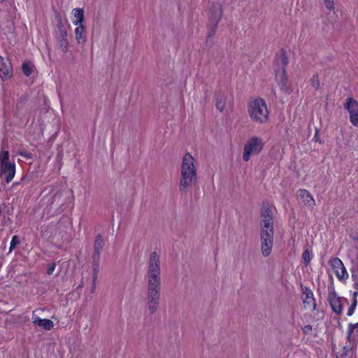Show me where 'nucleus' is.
Listing matches in <instances>:
<instances>
[{
	"label": "nucleus",
	"mask_w": 358,
	"mask_h": 358,
	"mask_svg": "<svg viewBox=\"0 0 358 358\" xmlns=\"http://www.w3.org/2000/svg\"><path fill=\"white\" fill-rule=\"evenodd\" d=\"M161 291V281L148 280V308L151 315L157 310Z\"/></svg>",
	"instance_id": "nucleus-4"
},
{
	"label": "nucleus",
	"mask_w": 358,
	"mask_h": 358,
	"mask_svg": "<svg viewBox=\"0 0 358 358\" xmlns=\"http://www.w3.org/2000/svg\"><path fill=\"white\" fill-rule=\"evenodd\" d=\"M32 322L34 324L42 327L45 330H51L54 327V324L52 320L49 319H41L39 317H33Z\"/></svg>",
	"instance_id": "nucleus-17"
},
{
	"label": "nucleus",
	"mask_w": 358,
	"mask_h": 358,
	"mask_svg": "<svg viewBox=\"0 0 358 358\" xmlns=\"http://www.w3.org/2000/svg\"><path fill=\"white\" fill-rule=\"evenodd\" d=\"M104 245L103 238L101 234H99L96 236L94 243V252H101Z\"/></svg>",
	"instance_id": "nucleus-23"
},
{
	"label": "nucleus",
	"mask_w": 358,
	"mask_h": 358,
	"mask_svg": "<svg viewBox=\"0 0 358 358\" xmlns=\"http://www.w3.org/2000/svg\"><path fill=\"white\" fill-rule=\"evenodd\" d=\"M297 196L304 206L310 207L311 209H313L315 205V201L313 196L305 189H300L298 190Z\"/></svg>",
	"instance_id": "nucleus-14"
},
{
	"label": "nucleus",
	"mask_w": 358,
	"mask_h": 358,
	"mask_svg": "<svg viewBox=\"0 0 358 358\" xmlns=\"http://www.w3.org/2000/svg\"><path fill=\"white\" fill-rule=\"evenodd\" d=\"M352 334H349V331H348V336H347V339L349 342H351L352 341Z\"/></svg>",
	"instance_id": "nucleus-42"
},
{
	"label": "nucleus",
	"mask_w": 358,
	"mask_h": 358,
	"mask_svg": "<svg viewBox=\"0 0 358 358\" xmlns=\"http://www.w3.org/2000/svg\"><path fill=\"white\" fill-rule=\"evenodd\" d=\"M73 13L74 17L76 18V20L73 21V24L75 25L83 24V22L85 20L84 10L83 8H77L73 10Z\"/></svg>",
	"instance_id": "nucleus-20"
},
{
	"label": "nucleus",
	"mask_w": 358,
	"mask_h": 358,
	"mask_svg": "<svg viewBox=\"0 0 358 358\" xmlns=\"http://www.w3.org/2000/svg\"><path fill=\"white\" fill-rule=\"evenodd\" d=\"M274 230L260 229L261 252L264 257L270 255L273 245Z\"/></svg>",
	"instance_id": "nucleus-9"
},
{
	"label": "nucleus",
	"mask_w": 358,
	"mask_h": 358,
	"mask_svg": "<svg viewBox=\"0 0 358 358\" xmlns=\"http://www.w3.org/2000/svg\"><path fill=\"white\" fill-rule=\"evenodd\" d=\"M356 328H358V322L356 324L350 323L348 324V331H349V334H352L354 330Z\"/></svg>",
	"instance_id": "nucleus-36"
},
{
	"label": "nucleus",
	"mask_w": 358,
	"mask_h": 358,
	"mask_svg": "<svg viewBox=\"0 0 358 358\" xmlns=\"http://www.w3.org/2000/svg\"><path fill=\"white\" fill-rule=\"evenodd\" d=\"M223 15V6L219 2H214L211 4L209 10L208 20L209 26L208 29V38L212 37L217 31L218 24Z\"/></svg>",
	"instance_id": "nucleus-5"
},
{
	"label": "nucleus",
	"mask_w": 358,
	"mask_h": 358,
	"mask_svg": "<svg viewBox=\"0 0 358 358\" xmlns=\"http://www.w3.org/2000/svg\"><path fill=\"white\" fill-rule=\"evenodd\" d=\"M352 278L355 280L357 278V275L352 273Z\"/></svg>",
	"instance_id": "nucleus-44"
},
{
	"label": "nucleus",
	"mask_w": 358,
	"mask_h": 358,
	"mask_svg": "<svg viewBox=\"0 0 358 358\" xmlns=\"http://www.w3.org/2000/svg\"><path fill=\"white\" fill-rule=\"evenodd\" d=\"M215 106L220 111H223L225 108V99L221 91L215 93Z\"/></svg>",
	"instance_id": "nucleus-19"
},
{
	"label": "nucleus",
	"mask_w": 358,
	"mask_h": 358,
	"mask_svg": "<svg viewBox=\"0 0 358 358\" xmlns=\"http://www.w3.org/2000/svg\"><path fill=\"white\" fill-rule=\"evenodd\" d=\"M92 267L93 271V282H95L99 272V264H92Z\"/></svg>",
	"instance_id": "nucleus-29"
},
{
	"label": "nucleus",
	"mask_w": 358,
	"mask_h": 358,
	"mask_svg": "<svg viewBox=\"0 0 358 358\" xmlns=\"http://www.w3.org/2000/svg\"><path fill=\"white\" fill-rule=\"evenodd\" d=\"M57 41L59 47L64 53H66L69 50V41L67 36H57Z\"/></svg>",
	"instance_id": "nucleus-22"
},
{
	"label": "nucleus",
	"mask_w": 358,
	"mask_h": 358,
	"mask_svg": "<svg viewBox=\"0 0 358 358\" xmlns=\"http://www.w3.org/2000/svg\"><path fill=\"white\" fill-rule=\"evenodd\" d=\"M312 330H313V328H312V326L310 324H307L306 325L303 329H302V331H303V333L305 334V335H309L311 334L312 332Z\"/></svg>",
	"instance_id": "nucleus-33"
},
{
	"label": "nucleus",
	"mask_w": 358,
	"mask_h": 358,
	"mask_svg": "<svg viewBox=\"0 0 358 358\" xmlns=\"http://www.w3.org/2000/svg\"><path fill=\"white\" fill-rule=\"evenodd\" d=\"M350 237L354 241H358V234L351 235Z\"/></svg>",
	"instance_id": "nucleus-41"
},
{
	"label": "nucleus",
	"mask_w": 358,
	"mask_h": 358,
	"mask_svg": "<svg viewBox=\"0 0 358 358\" xmlns=\"http://www.w3.org/2000/svg\"><path fill=\"white\" fill-rule=\"evenodd\" d=\"M357 301H352V304L350 305V306L348 308V313H347V315L348 316H351L353 315L354 312H355V310L356 308V306H357Z\"/></svg>",
	"instance_id": "nucleus-32"
},
{
	"label": "nucleus",
	"mask_w": 358,
	"mask_h": 358,
	"mask_svg": "<svg viewBox=\"0 0 358 358\" xmlns=\"http://www.w3.org/2000/svg\"><path fill=\"white\" fill-rule=\"evenodd\" d=\"M264 143L259 137H252L244 145L243 159L248 162L251 155H258L263 149Z\"/></svg>",
	"instance_id": "nucleus-7"
},
{
	"label": "nucleus",
	"mask_w": 358,
	"mask_h": 358,
	"mask_svg": "<svg viewBox=\"0 0 358 358\" xmlns=\"http://www.w3.org/2000/svg\"><path fill=\"white\" fill-rule=\"evenodd\" d=\"M260 229L274 230V216L269 203H263L260 209Z\"/></svg>",
	"instance_id": "nucleus-8"
},
{
	"label": "nucleus",
	"mask_w": 358,
	"mask_h": 358,
	"mask_svg": "<svg viewBox=\"0 0 358 358\" xmlns=\"http://www.w3.org/2000/svg\"><path fill=\"white\" fill-rule=\"evenodd\" d=\"M160 274V256L157 252H152L150 254L147 271L148 280L161 281Z\"/></svg>",
	"instance_id": "nucleus-6"
},
{
	"label": "nucleus",
	"mask_w": 358,
	"mask_h": 358,
	"mask_svg": "<svg viewBox=\"0 0 358 358\" xmlns=\"http://www.w3.org/2000/svg\"><path fill=\"white\" fill-rule=\"evenodd\" d=\"M22 102H23V99L21 98L20 99V103H22Z\"/></svg>",
	"instance_id": "nucleus-46"
},
{
	"label": "nucleus",
	"mask_w": 358,
	"mask_h": 358,
	"mask_svg": "<svg viewBox=\"0 0 358 358\" xmlns=\"http://www.w3.org/2000/svg\"><path fill=\"white\" fill-rule=\"evenodd\" d=\"M76 26L77 27L75 29L76 39L78 43H84L87 40L85 27L83 24Z\"/></svg>",
	"instance_id": "nucleus-18"
},
{
	"label": "nucleus",
	"mask_w": 358,
	"mask_h": 358,
	"mask_svg": "<svg viewBox=\"0 0 358 358\" xmlns=\"http://www.w3.org/2000/svg\"><path fill=\"white\" fill-rule=\"evenodd\" d=\"M288 57L285 50L281 49L274 59V68L275 71V80L278 87L282 89L285 86L287 80L285 67L288 64Z\"/></svg>",
	"instance_id": "nucleus-2"
},
{
	"label": "nucleus",
	"mask_w": 358,
	"mask_h": 358,
	"mask_svg": "<svg viewBox=\"0 0 358 358\" xmlns=\"http://www.w3.org/2000/svg\"><path fill=\"white\" fill-rule=\"evenodd\" d=\"M343 350V352L341 356L342 357H343V356L346 357L348 355V352L350 349L347 346H344Z\"/></svg>",
	"instance_id": "nucleus-39"
},
{
	"label": "nucleus",
	"mask_w": 358,
	"mask_h": 358,
	"mask_svg": "<svg viewBox=\"0 0 358 358\" xmlns=\"http://www.w3.org/2000/svg\"><path fill=\"white\" fill-rule=\"evenodd\" d=\"M57 20V31L56 34L57 36H67L66 30L64 27V25L62 22V20L59 14L57 15L56 16Z\"/></svg>",
	"instance_id": "nucleus-24"
},
{
	"label": "nucleus",
	"mask_w": 358,
	"mask_h": 358,
	"mask_svg": "<svg viewBox=\"0 0 358 358\" xmlns=\"http://www.w3.org/2000/svg\"><path fill=\"white\" fill-rule=\"evenodd\" d=\"M9 158V153L8 151H3L0 155V161L1 162V165L5 164H10V162H8Z\"/></svg>",
	"instance_id": "nucleus-28"
},
{
	"label": "nucleus",
	"mask_w": 358,
	"mask_h": 358,
	"mask_svg": "<svg viewBox=\"0 0 358 358\" xmlns=\"http://www.w3.org/2000/svg\"><path fill=\"white\" fill-rule=\"evenodd\" d=\"M20 243V239L17 236L15 235L12 237L10 243V249L9 251L11 252L15 247L19 245Z\"/></svg>",
	"instance_id": "nucleus-27"
},
{
	"label": "nucleus",
	"mask_w": 358,
	"mask_h": 358,
	"mask_svg": "<svg viewBox=\"0 0 358 358\" xmlns=\"http://www.w3.org/2000/svg\"><path fill=\"white\" fill-rule=\"evenodd\" d=\"M336 276L339 280H345L348 277V272L344 266L343 262L338 257H334L329 261Z\"/></svg>",
	"instance_id": "nucleus-11"
},
{
	"label": "nucleus",
	"mask_w": 358,
	"mask_h": 358,
	"mask_svg": "<svg viewBox=\"0 0 358 358\" xmlns=\"http://www.w3.org/2000/svg\"><path fill=\"white\" fill-rule=\"evenodd\" d=\"M93 283H94V285H93V287H92V290H94L95 289V283H96V282H93Z\"/></svg>",
	"instance_id": "nucleus-45"
},
{
	"label": "nucleus",
	"mask_w": 358,
	"mask_h": 358,
	"mask_svg": "<svg viewBox=\"0 0 358 358\" xmlns=\"http://www.w3.org/2000/svg\"><path fill=\"white\" fill-rule=\"evenodd\" d=\"M327 9L331 10L334 8V3L333 0H324Z\"/></svg>",
	"instance_id": "nucleus-34"
},
{
	"label": "nucleus",
	"mask_w": 358,
	"mask_h": 358,
	"mask_svg": "<svg viewBox=\"0 0 358 358\" xmlns=\"http://www.w3.org/2000/svg\"><path fill=\"white\" fill-rule=\"evenodd\" d=\"M248 113L250 118L258 123H264L268 120V110L266 102L262 99H256L248 104Z\"/></svg>",
	"instance_id": "nucleus-3"
},
{
	"label": "nucleus",
	"mask_w": 358,
	"mask_h": 358,
	"mask_svg": "<svg viewBox=\"0 0 358 358\" xmlns=\"http://www.w3.org/2000/svg\"><path fill=\"white\" fill-rule=\"evenodd\" d=\"M314 139L316 142H319L320 143H322V141L319 138V130L315 129V132L314 135Z\"/></svg>",
	"instance_id": "nucleus-38"
},
{
	"label": "nucleus",
	"mask_w": 358,
	"mask_h": 358,
	"mask_svg": "<svg viewBox=\"0 0 358 358\" xmlns=\"http://www.w3.org/2000/svg\"><path fill=\"white\" fill-rule=\"evenodd\" d=\"M13 69L11 64L8 59L0 57V77L6 80L12 77Z\"/></svg>",
	"instance_id": "nucleus-13"
},
{
	"label": "nucleus",
	"mask_w": 358,
	"mask_h": 358,
	"mask_svg": "<svg viewBox=\"0 0 358 358\" xmlns=\"http://www.w3.org/2000/svg\"><path fill=\"white\" fill-rule=\"evenodd\" d=\"M194 159L190 153L187 152L182 157L181 164V178L179 183V191L186 194L192 185L197 181L196 169Z\"/></svg>",
	"instance_id": "nucleus-1"
},
{
	"label": "nucleus",
	"mask_w": 358,
	"mask_h": 358,
	"mask_svg": "<svg viewBox=\"0 0 358 358\" xmlns=\"http://www.w3.org/2000/svg\"><path fill=\"white\" fill-rule=\"evenodd\" d=\"M355 358H357V357H355Z\"/></svg>",
	"instance_id": "nucleus-47"
},
{
	"label": "nucleus",
	"mask_w": 358,
	"mask_h": 358,
	"mask_svg": "<svg viewBox=\"0 0 358 358\" xmlns=\"http://www.w3.org/2000/svg\"><path fill=\"white\" fill-rule=\"evenodd\" d=\"M20 155L22 157H24L26 159H31L32 158V155L30 152H28L27 151L20 152Z\"/></svg>",
	"instance_id": "nucleus-37"
},
{
	"label": "nucleus",
	"mask_w": 358,
	"mask_h": 358,
	"mask_svg": "<svg viewBox=\"0 0 358 358\" xmlns=\"http://www.w3.org/2000/svg\"><path fill=\"white\" fill-rule=\"evenodd\" d=\"M344 108L350 113V121L358 127V102L352 97H348L344 104Z\"/></svg>",
	"instance_id": "nucleus-10"
},
{
	"label": "nucleus",
	"mask_w": 358,
	"mask_h": 358,
	"mask_svg": "<svg viewBox=\"0 0 358 358\" xmlns=\"http://www.w3.org/2000/svg\"><path fill=\"white\" fill-rule=\"evenodd\" d=\"M310 252L311 250L308 248L303 252L302 259H303L306 266H308L310 262Z\"/></svg>",
	"instance_id": "nucleus-26"
},
{
	"label": "nucleus",
	"mask_w": 358,
	"mask_h": 358,
	"mask_svg": "<svg viewBox=\"0 0 358 358\" xmlns=\"http://www.w3.org/2000/svg\"><path fill=\"white\" fill-rule=\"evenodd\" d=\"M34 69V65L30 62H25L22 64V69L24 74L29 76L31 74Z\"/></svg>",
	"instance_id": "nucleus-25"
},
{
	"label": "nucleus",
	"mask_w": 358,
	"mask_h": 358,
	"mask_svg": "<svg viewBox=\"0 0 358 358\" xmlns=\"http://www.w3.org/2000/svg\"><path fill=\"white\" fill-rule=\"evenodd\" d=\"M312 87L318 89L320 87V81L317 75H314L311 78Z\"/></svg>",
	"instance_id": "nucleus-31"
},
{
	"label": "nucleus",
	"mask_w": 358,
	"mask_h": 358,
	"mask_svg": "<svg viewBox=\"0 0 358 358\" xmlns=\"http://www.w3.org/2000/svg\"><path fill=\"white\" fill-rule=\"evenodd\" d=\"M354 287L358 290V281H355L354 284Z\"/></svg>",
	"instance_id": "nucleus-43"
},
{
	"label": "nucleus",
	"mask_w": 358,
	"mask_h": 358,
	"mask_svg": "<svg viewBox=\"0 0 358 358\" xmlns=\"http://www.w3.org/2000/svg\"><path fill=\"white\" fill-rule=\"evenodd\" d=\"M101 253V252H94L92 257V264H99Z\"/></svg>",
	"instance_id": "nucleus-30"
},
{
	"label": "nucleus",
	"mask_w": 358,
	"mask_h": 358,
	"mask_svg": "<svg viewBox=\"0 0 358 358\" xmlns=\"http://www.w3.org/2000/svg\"><path fill=\"white\" fill-rule=\"evenodd\" d=\"M55 266H56V264L55 262L48 264V269H47V273L48 275H52L55 271Z\"/></svg>",
	"instance_id": "nucleus-35"
},
{
	"label": "nucleus",
	"mask_w": 358,
	"mask_h": 358,
	"mask_svg": "<svg viewBox=\"0 0 358 358\" xmlns=\"http://www.w3.org/2000/svg\"><path fill=\"white\" fill-rule=\"evenodd\" d=\"M15 173V163L5 164L1 166L0 176L6 174L5 180L6 183H9L13 179Z\"/></svg>",
	"instance_id": "nucleus-15"
},
{
	"label": "nucleus",
	"mask_w": 358,
	"mask_h": 358,
	"mask_svg": "<svg viewBox=\"0 0 358 358\" xmlns=\"http://www.w3.org/2000/svg\"><path fill=\"white\" fill-rule=\"evenodd\" d=\"M67 194H69L68 191H59L56 192L52 199V204H55L57 206H63V202H61L60 200L63 197H66Z\"/></svg>",
	"instance_id": "nucleus-21"
},
{
	"label": "nucleus",
	"mask_w": 358,
	"mask_h": 358,
	"mask_svg": "<svg viewBox=\"0 0 358 358\" xmlns=\"http://www.w3.org/2000/svg\"><path fill=\"white\" fill-rule=\"evenodd\" d=\"M357 295H358V290H357L356 292H353V294H352V296H353L352 301H357Z\"/></svg>",
	"instance_id": "nucleus-40"
},
{
	"label": "nucleus",
	"mask_w": 358,
	"mask_h": 358,
	"mask_svg": "<svg viewBox=\"0 0 358 358\" xmlns=\"http://www.w3.org/2000/svg\"><path fill=\"white\" fill-rule=\"evenodd\" d=\"M301 291L303 294L305 295V297L303 299V303L304 304H312V310H315L317 307V303L315 299L314 298L313 291L308 287H305L301 285Z\"/></svg>",
	"instance_id": "nucleus-16"
},
{
	"label": "nucleus",
	"mask_w": 358,
	"mask_h": 358,
	"mask_svg": "<svg viewBox=\"0 0 358 358\" xmlns=\"http://www.w3.org/2000/svg\"><path fill=\"white\" fill-rule=\"evenodd\" d=\"M328 300L332 311L336 315H341L343 310L342 298L338 296L336 292L333 290L329 292Z\"/></svg>",
	"instance_id": "nucleus-12"
}]
</instances>
